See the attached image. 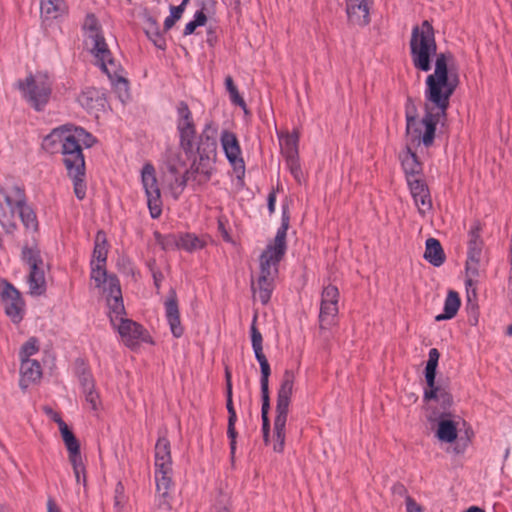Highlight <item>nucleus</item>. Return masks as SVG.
I'll list each match as a JSON object with an SVG mask.
<instances>
[{
	"label": "nucleus",
	"instance_id": "obj_1",
	"mask_svg": "<svg viewBox=\"0 0 512 512\" xmlns=\"http://www.w3.org/2000/svg\"><path fill=\"white\" fill-rule=\"evenodd\" d=\"M425 89V114L413 122V130L406 136L412 144L430 147L435 138L436 125L446 117L450 98L459 85V75L449 68L448 56L441 54L435 60L434 72L427 76Z\"/></svg>",
	"mask_w": 512,
	"mask_h": 512
},
{
	"label": "nucleus",
	"instance_id": "obj_2",
	"mask_svg": "<svg viewBox=\"0 0 512 512\" xmlns=\"http://www.w3.org/2000/svg\"><path fill=\"white\" fill-rule=\"evenodd\" d=\"M94 142V137L83 128L71 129L66 125L55 128L42 142V147L50 153H54L60 146L63 163L72 178L74 193L79 200L86 195L85 160L81 146L91 147Z\"/></svg>",
	"mask_w": 512,
	"mask_h": 512
},
{
	"label": "nucleus",
	"instance_id": "obj_3",
	"mask_svg": "<svg viewBox=\"0 0 512 512\" xmlns=\"http://www.w3.org/2000/svg\"><path fill=\"white\" fill-rule=\"evenodd\" d=\"M289 214L283 207L282 223L278 228L274 241L268 244L260 256V275L257 284L252 281L251 288L254 297H258L262 304H267L274 289V280L278 274V264L285 255L286 235L289 228Z\"/></svg>",
	"mask_w": 512,
	"mask_h": 512
},
{
	"label": "nucleus",
	"instance_id": "obj_4",
	"mask_svg": "<svg viewBox=\"0 0 512 512\" xmlns=\"http://www.w3.org/2000/svg\"><path fill=\"white\" fill-rule=\"evenodd\" d=\"M84 43L90 52L94 55L97 64L109 79L114 82L121 94V100L128 97V82L120 74V65L112 58L111 51L102 34L99 21L93 14H87L83 22Z\"/></svg>",
	"mask_w": 512,
	"mask_h": 512
},
{
	"label": "nucleus",
	"instance_id": "obj_5",
	"mask_svg": "<svg viewBox=\"0 0 512 512\" xmlns=\"http://www.w3.org/2000/svg\"><path fill=\"white\" fill-rule=\"evenodd\" d=\"M410 50L414 67L423 72L430 71L432 67V57L436 56L437 58L439 54L436 53L437 45L435 41L434 30L428 21H424L420 26H415L413 28L410 39ZM441 54L442 53H440V55ZM443 54L448 56L449 68H452L453 71L458 74L457 69L453 63L452 55L449 53Z\"/></svg>",
	"mask_w": 512,
	"mask_h": 512
},
{
	"label": "nucleus",
	"instance_id": "obj_6",
	"mask_svg": "<svg viewBox=\"0 0 512 512\" xmlns=\"http://www.w3.org/2000/svg\"><path fill=\"white\" fill-rule=\"evenodd\" d=\"M198 160L195 159L191 168L185 170L180 185L185 186L187 181L195 179L199 175V181H206L210 178L212 164L217 154V127L207 123L199 137L197 145Z\"/></svg>",
	"mask_w": 512,
	"mask_h": 512
},
{
	"label": "nucleus",
	"instance_id": "obj_7",
	"mask_svg": "<svg viewBox=\"0 0 512 512\" xmlns=\"http://www.w3.org/2000/svg\"><path fill=\"white\" fill-rule=\"evenodd\" d=\"M5 205L0 203V223L3 227H15L16 218H20L28 229H36L37 221L33 210L26 204L21 187L10 186L0 189Z\"/></svg>",
	"mask_w": 512,
	"mask_h": 512
},
{
	"label": "nucleus",
	"instance_id": "obj_8",
	"mask_svg": "<svg viewBox=\"0 0 512 512\" xmlns=\"http://www.w3.org/2000/svg\"><path fill=\"white\" fill-rule=\"evenodd\" d=\"M172 457L170 442L166 437H159L155 445V481L159 507L168 510L169 492L172 488Z\"/></svg>",
	"mask_w": 512,
	"mask_h": 512
},
{
	"label": "nucleus",
	"instance_id": "obj_9",
	"mask_svg": "<svg viewBox=\"0 0 512 512\" xmlns=\"http://www.w3.org/2000/svg\"><path fill=\"white\" fill-rule=\"evenodd\" d=\"M295 376L290 370H286L278 390L276 417L274 420V444L273 450L282 453L285 446L286 422L293 393Z\"/></svg>",
	"mask_w": 512,
	"mask_h": 512
},
{
	"label": "nucleus",
	"instance_id": "obj_10",
	"mask_svg": "<svg viewBox=\"0 0 512 512\" xmlns=\"http://www.w3.org/2000/svg\"><path fill=\"white\" fill-rule=\"evenodd\" d=\"M91 279L95 282L96 287H103L110 321L115 323L117 317L125 314L119 280L115 275H108L105 265H99L98 263H91Z\"/></svg>",
	"mask_w": 512,
	"mask_h": 512
},
{
	"label": "nucleus",
	"instance_id": "obj_11",
	"mask_svg": "<svg viewBox=\"0 0 512 512\" xmlns=\"http://www.w3.org/2000/svg\"><path fill=\"white\" fill-rule=\"evenodd\" d=\"M52 79L45 71L30 74L24 81L18 82L23 98L37 111H41L49 102L52 93Z\"/></svg>",
	"mask_w": 512,
	"mask_h": 512
},
{
	"label": "nucleus",
	"instance_id": "obj_12",
	"mask_svg": "<svg viewBox=\"0 0 512 512\" xmlns=\"http://www.w3.org/2000/svg\"><path fill=\"white\" fill-rule=\"evenodd\" d=\"M480 228L475 225L469 232L468 251L466 260V288L468 300L476 297V284L480 275L483 241L480 238Z\"/></svg>",
	"mask_w": 512,
	"mask_h": 512
},
{
	"label": "nucleus",
	"instance_id": "obj_13",
	"mask_svg": "<svg viewBox=\"0 0 512 512\" xmlns=\"http://www.w3.org/2000/svg\"><path fill=\"white\" fill-rule=\"evenodd\" d=\"M22 260L29 268L27 283L29 293L33 296H40L46 291L45 270L46 265L37 247L25 246L22 250Z\"/></svg>",
	"mask_w": 512,
	"mask_h": 512
},
{
	"label": "nucleus",
	"instance_id": "obj_14",
	"mask_svg": "<svg viewBox=\"0 0 512 512\" xmlns=\"http://www.w3.org/2000/svg\"><path fill=\"white\" fill-rule=\"evenodd\" d=\"M339 291L334 285L324 287L321 294V305L319 313L320 329H329L337 323Z\"/></svg>",
	"mask_w": 512,
	"mask_h": 512
},
{
	"label": "nucleus",
	"instance_id": "obj_15",
	"mask_svg": "<svg viewBox=\"0 0 512 512\" xmlns=\"http://www.w3.org/2000/svg\"><path fill=\"white\" fill-rule=\"evenodd\" d=\"M142 185L147 197V205L152 218H158L162 212L160 189L157 183L153 165L147 163L141 171Z\"/></svg>",
	"mask_w": 512,
	"mask_h": 512
},
{
	"label": "nucleus",
	"instance_id": "obj_16",
	"mask_svg": "<svg viewBox=\"0 0 512 512\" xmlns=\"http://www.w3.org/2000/svg\"><path fill=\"white\" fill-rule=\"evenodd\" d=\"M124 314H121L115 319V323H112L121 336L123 343L129 348H135L140 342H148V335L145 333L143 327L130 320L123 318Z\"/></svg>",
	"mask_w": 512,
	"mask_h": 512
},
{
	"label": "nucleus",
	"instance_id": "obj_17",
	"mask_svg": "<svg viewBox=\"0 0 512 512\" xmlns=\"http://www.w3.org/2000/svg\"><path fill=\"white\" fill-rule=\"evenodd\" d=\"M424 400L427 402L434 401L439 404L440 409L435 410L436 412H450L449 409L453 404V396L449 380L439 379L434 381L432 386H427L424 391Z\"/></svg>",
	"mask_w": 512,
	"mask_h": 512
},
{
	"label": "nucleus",
	"instance_id": "obj_18",
	"mask_svg": "<svg viewBox=\"0 0 512 512\" xmlns=\"http://www.w3.org/2000/svg\"><path fill=\"white\" fill-rule=\"evenodd\" d=\"M450 412H432L428 417L430 421H437L436 436L441 442L452 443L457 439L459 421Z\"/></svg>",
	"mask_w": 512,
	"mask_h": 512
},
{
	"label": "nucleus",
	"instance_id": "obj_19",
	"mask_svg": "<svg viewBox=\"0 0 512 512\" xmlns=\"http://www.w3.org/2000/svg\"><path fill=\"white\" fill-rule=\"evenodd\" d=\"M220 141L229 163L237 173L243 175L245 164L241 157V148L236 135L228 130H224L221 133Z\"/></svg>",
	"mask_w": 512,
	"mask_h": 512
},
{
	"label": "nucleus",
	"instance_id": "obj_20",
	"mask_svg": "<svg viewBox=\"0 0 512 512\" xmlns=\"http://www.w3.org/2000/svg\"><path fill=\"white\" fill-rule=\"evenodd\" d=\"M1 300L6 314L12 319V321L15 323L20 322L23 317L24 303L19 291L6 282L1 292Z\"/></svg>",
	"mask_w": 512,
	"mask_h": 512
},
{
	"label": "nucleus",
	"instance_id": "obj_21",
	"mask_svg": "<svg viewBox=\"0 0 512 512\" xmlns=\"http://www.w3.org/2000/svg\"><path fill=\"white\" fill-rule=\"evenodd\" d=\"M370 0H346L348 20L353 25L365 26L370 22Z\"/></svg>",
	"mask_w": 512,
	"mask_h": 512
},
{
	"label": "nucleus",
	"instance_id": "obj_22",
	"mask_svg": "<svg viewBox=\"0 0 512 512\" xmlns=\"http://www.w3.org/2000/svg\"><path fill=\"white\" fill-rule=\"evenodd\" d=\"M164 305L171 332L174 337L179 338L183 334V327L180 322L177 294L174 289H170Z\"/></svg>",
	"mask_w": 512,
	"mask_h": 512
},
{
	"label": "nucleus",
	"instance_id": "obj_23",
	"mask_svg": "<svg viewBox=\"0 0 512 512\" xmlns=\"http://www.w3.org/2000/svg\"><path fill=\"white\" fill-rule=\"evenodd\" d=\"M20 373V385L23 389L27 388L30 383L39 380L42 376L41 366L36 360L21 361Z\"/></svg>",
	"mask_w": 512,
	"mask_h": 512
},
{
	"label": "nucleus",
	"instance_id": "obj_24",
	"mask_svg": "<svg viewBox=\"0 0 512 512\" xmlns=\"http://www.w3.org/2000/svg\"><path fill=\"white\" fill-rule=\"evenodd\" d=\"M226 397H227L226 408H227V411H228V414H229L227 435H228V437L230 439L231 454L234 455L235 449H236V437H237V431L235 429V423H236V420H237V415H236V411H235L234 406H233L232 386L231 385H229V389H227V391H226Z\"/></svg>",
	"mask_w": 512,
	"mask_h": 512
},
{
	"label": "nucleus",
	"instance_id": "obj_25",
	"mask_svg": "<svg viewBox=\"0 0 512 512\" xmlns=\"http://www.w3.org/2000/svg\"><path fill=\"white\" fill-rule=\"evenodd\" d=\"M424 258L432 265L439 267L445 261V254L440 242L435 238L426 240Z\"/></svg>",
	"mask_w": 512,
	"mask_h": 512
},
{
	"label": "nucleus",
	"instance_id": "obj_26",
	"mask_svg": "<svg viewBox=\"0 0 512 512\" xmlns=\"http://www.w3.org/2000/svg\"><path fill=\"white\" fill-rule=\"evenodd\" d=\"M279 141L282 153L286 159L298 157L299 135L297 132L281 134Z\"/></svg>",
	"mask_w": 512,
	"mask_h": 512
},
{
	"label": "nucleus",
	"instance_id": "obj_27",
	"mask_svg": "<svg viewBox=\"0 0 512 512\" xmlns=\"http://www.w3.org/2000/svg\"><path fill=\"white\" fill-rule=\"evenodd\" d=\"M59 430L63 439V442L68 451L69 458L80 456V444L73 432L69 429L68 425L60 423Z\"/></svg>",
	"mask_w": 512,
	"mask_h": 512
},
{
	"label": "nucleus",
	"instance_id": "obj_28",
	"mask_svg": "<svg viewBox=\"0 0 512 512\" xmlns=\"http://www.w3.org/2000/svg\"><path fill=\"white\" fill-rule=\"evenodd\" d=\"M460 298L457 292L449 291L444 303V313L435 317L436 321H442L453 318L460 307Z\"/></svg>",
	"mask_w": 512,
	"mask_h": 512
},
{
	"label": "nucleus",
	"instance_id": "obj_29",
	"mask_svg": "<svg viewBox=\"0 0 512 512\" xmlns=\"http://www.w3.org/2000/svg\"><path fill=\"white\" fill-rule=\"evenodd\" d=\"M107 239L103 231H98L95 237V245L93 250V259L91 263L105 265L107 260Z\"/></svg>",
	"mask_w": 512,
	"mask_h": 512
},
{
	"label": "nucleus",
	"instance_id": "obj_30",
	"mask_svg": "<svg viewBox=\"0 0 512 512\" xmlns=\"http://www.w3.org/2000/svg\"><path fill=\"white\" fill-rule=\"evenodd\" d=\"M77 100L83 108L91 110L97 105H101L103 99L99 90L95 88H87L81 92Z\"/></svg>",
	"mask_w": 512,
	"mask_h": 512
},
{
	"label": "nucleus",
	"instance_id": "obj_31",
	"mask_svg": "<svg viewBox=\"0 0 512 512\" xmlns=\"http://www.w3.org/2000/svg\"><path fill=\"white\" fill-rule=\"evenodd\" d=\"M402 167L407 178H417V175L421 172V164L418 161L416 154L411 152L409 147L407 148V152L402 156Z\"/></svg>",
	"mask_w": 512,
	"mask_h": 512
},
{
	"label": "nucleus",
	"instance_id": "obj_32",
	"mask_svg": "<svg viewBox=\"0 0 512 512\" xmlns=\"http://www.w3.org/2000/svg\"><path fill=\"white\" fill-rule=\"evenodd\" d=\"M41 14L47 19H55L64 11L63 0H41Z\"/></svg>",
	"mask_w": 512,
	"mask_h": 512
},
{
	"label": "nucleus",
	"instance_id": "obj_33",
	"mask_svg": "<svg viewBox=\"0 0 512 512\" xmlns=\"http://www.w3.org/2000/svg\"><path fill=\"white\" fill-rule=\"evenodd\" d=\"M440 353L436 348H432L429 350V358L425 368V379L427 386H432L434 381H436V370L438 366Z\"/></svg>",
	"mask_w": 512,
	"mask_h": 512
},
{
	"label": "nucleus",
	"instance_id": "obj_34",
	"mask_svg": "<svg viewBox=\"0 0 512 512\" xmlns=\"http://www.w3.org/2000/svg\"><path fill=\"white\" fill-rule=\"evenodd\" d=\"M204 242L194 234H182L178 237V242L176 243L177 248L184 249L188 252H194L203 248Z\"/></svg>",
	"mask_w": 512,
	"mask_h": 512
},
{
	"label": "nucleus",
	"instance_id": "obj_35",
	"mask_svg": "<svg viewBox=\"0 0 512 512\" xmlns=\"http://www.w3.org/2000/svg\"><path fill=\"white\" fill-rule=\"evenodd\" d=\"M145 32L147 36L153 41L156 47L165 49L166 41L162 36L158 23L155 19L149 18L147 20Z\"/></svg>",
	"mask_w": 512,
	"mask_h": 512
},
{
	"label": "nucleus",
	"instance_id": "obj_36",
	"mask_svg": "<svg viewBox=\"0 0 512 512\" xmlns=\"http://www.w3.org/2000/svg\"><path fill=\"white\" fill-rule=\"evenodd\" d=\"M177 113H178V119H177V129L183 130L188 129L189 127H195L193 119H192V113L188 107V105L181 101L177 105Z\"/></svg>",
	"mask_w": 512,
	"mask_h": 512
},
{
	"label": "nucleus",
	"instance_id": "obj_37",
	"mask_svg": "<svg viewBox=\"0 0 512 512\" xmlns=\"http://www.w3.org/2000/svg\"><path fill=\"white\" fill-rule=\"evenodd\" d=\"M207 9V4L203 2L201 4V9L196 11L194 15V20L188 22L185 26L183 34L185 36L194 33L197 27L205 25L207 21V16L205 14V10Z\"/></svg>",
	"mask_w": 512,
	"mask_h": 512
},
{
	"label": "nucleus",
	"instance_id": "obj_38",
	"mask_svg": "<svg viewBox=\"0 0 512 512\" xmlns=\"http://www.w3.org/2000/svg\"><path fill=\"white\" fill-rule=\"evenodd\" d=\"M190 0H182L178 6L170 7V15L164 21V31L170 30L177 20H179Z\"/></svg>",
	"mask_w": 512,
	"mask_h": 512
},
{
	"label": "nucleus",
	"instance_id": "obj_39",
	"mask_svg": "<svg viewBox=\"0 0 512 512\" xmlns=\"http://www.w3.org/2000/svg\"><path fill=\"white\" fill-rule=\"evenodd\" d=\"M180 135L181 147L186 153H191L194 149V138L196 134L195 127H189L188 129L178 130Z\"/></svg>",
	"mask_w": 512,
	"mask_h": 512
},
{
	"label": "nucleus",
	"instance_id": "obj_40",
	"mask_svg": "<svg viewBox=\"0 0 512 512\" xmlns=\"http://www.w3.org/2000/svg\"><path fill=\"white\" fill-rule=\"evenodd\" d=\"M39 351V343L37 338H29L21 347L19 357L21 361L31 360L30 357Z\"/></svg>",
	"mask_w": 512,
	"mask_h": 512
},
{
	"label": "nucleus",
	"instance_id": "obj_41",
	"mask_svg": "<svg viewBox=\"0 0 512 512\" xmlns=\"http://www.w3.org/2000/svg\"><path fill=\"white\" fill-rule=\"evenodd\" d=\"M69 461L73 468L76 483L86 487V474L81 455L69 458Z\"/></svg>",
	"mask_w": 512,
	"mask_h": 512
},
{
	"label": "nucleus",
	"instance_id": "obj_42",
	"mask_svg": "<svg viewBox=\"0 0 512 512\" xmlns=\"http://www.w3.org/2000/svg\"><path fill=\"white\" fill-rule=\"evenodd\" d=\"M415 205L418 208L419 213L422 216H425L432 209V200L430 196L429 190L423 192L422 194H416V197L413 198Z\"/></svg>",
	"mask_w": 512,
	"mask_h": 512
},
{
	"label": "nucleus",
	"instance_id": "obj_43",
	"mask_svg": "<svg viewBox=\"0 0 512 512\" xmlns=\"http://www.w3.org/2000/svg\"><path fill=\"white\" fill-rule=\"evenodd\" d=\"M255 357L257 361L259 362L260 369H261V379L260 384L266 383L269 384V376L271 373L270 365L268 363V360L263 353V349L260 350H254Z\"/></svg>",
	"mask_w": 512,
	"mask_h": 512
},
{
	"label": "nucleus",
	"instance_id": "obj_44",
	"mask_svg": "<svg viewBox=\"0 0 512 512\" xmlns=\"http://www.w3.org/2000/svg\"><path fill=\"white\" fill-rule=\"evenodd\" d=\"M405 118L408 130H413L412 125L416 120H420L418 117V109L411 97H408L405 104Z\"/></svg>",
	"mask_w": 512,
	"mask_h": 512
},
{
	"label": "nucleus",
	"instance_id": "obj_45",
	"mask_svg": "<svg viewBox=\"0 0 512 512\" xmlns=\"http://www.w3.org/2000/svg\"><path fill=\"white\" fill-rule=\"evenodd\" d=\"M127 501L125 495V488L121 482H118L114 490V510L115 512H122Z\"/></svg>",
	"mask_w": 512,
	"mask_h": 512
},
{
	"label": "nucleus",
	"instance_id": "obj_46",
	"mask_svg": "<svg viewBox=\"0 0 512 512\" xmlns=\"http://www.w3.org/2000/svg\"><path fill=\"white\" fill-rule=\"evenodd\" d=\"M286 162H287V166L290 170V173L292 174L294 179L298 183H301L303 181V173H302V170H301V167L299 164L298 157L287 158Z\"/></svg>",
	"mask_w": 512,
	"mask_h": 512
},
{
	"label": "nucleus",
	"instance_id": "obj_47",
	"mask_svg": "<svg viewBox=\"0 0 512 512\" xmlns=\"http://www.w3.org/2000/svg\"><path fill=\"white\" fill-rule=\"evenodd\" d=\"M408 185L410 187V191L412 194V197H416V194H422L423 192L428 190V187L426 184L420 179V178H412L408 177Z\"/></svg>",
	"mask_w": 512,
	"mask_h": 512
},
{
	"label": "nucleus",
	"instance_id": "obj_48",
	"mask_svg": "<svg viewBox=\"0 0 512 512\" xmlns=\"http://www.w3.org/2000/svg\"><path fill=\"white\" fill-rule=\"evenodd\" d=\"M261 394H262V408H261V417H268V412L270 408V399H269V384L263 383L261 384Z\"/></svg>",
	"mask_w": 512,
	"mask_h": 512
},
{
	"label": "nucleus",
	"instance_id": "obj_49",
	"mask_svg": "<svg viewBox=\"0 0 512 512\" xmlns=\"http://www.w3.org/2000/svg\"><path fill=\"white\" fill-rule=\"evenodd\" d=\"M255 323H256V316L254 317L252 325H251V342H252L253 351L263 349L262 335H261L260 331L257 329Z\"/></svg>",
	"mask_w": 512,
	"mask_h": 512
},
{
	"label": "nucleus",
	"instance_id": "obj_50",
	"mask_svg": "<svg viewBox=\"0 0 512 512\" xmlns=\"http://www.w3.org/2000/svg\"><path fill=\"white\" fill-rule=\"evenodd\" d=\"M185 163L184 161L180 160V157L178 155H175L174 157H171L168 161V169L173 174H179L184 170Z\"/></svg>",
	"mask_w": 512,
	"mask_h": 512
},
{
	"label": "nucleus",
	"instance_id": "obj_51",
	"mask_svg": "<svg viewBox=\"0 0 512 512\" xmlns=\"http://www.w3.org/2000/svg\"><path fill=\"white\" fill-rule=\"evenodd\" d=\"M230 498L228 495H220L216 502V512H230Z\"/></svg>",
	"mask_w": 512,
	"mask_h": 512
},
{
	"label": "nucleus",
	"instance_id": "obj_52",
	"mask_svg": "<svg viewBox=\"0 0 512 512\" xmlns=\"http://www.w3.org/2000/svg\"><path fill=\"white\" fill-rule=\"evenodd\" d=\"M86 402L90 405L91 409L96 410L98 406V394L94 389L84 392Z\"/></svg>",
	"mask_w": 512,
	"mask_h": 512
},
{
	"label": "nucleus",
	"instance_id": "obj_53",
	"mask_svg": "<svg viewBox=\"0 0 512 512\" xmlns=\"http://www.w3.org/2000/svg\"><path fill=\"white\" fill-rule=\"evenodd\" d=\"M177 242H178V238L174 235H169V236L159 240V244L163 247V249H170L173 246L176 247Z\"/></svg>",
	"mask_w": 512,
	"mask_h": 512
},
{
	"label": "nucleus",
	"instance_id": "obj_54",
	"mask_svg": "<svg viewBox=\"0 0 512 512\" xmlns=\"http://www.w3.org/2000/svg\"><path fill=\"white\" fill-rule=\"evenodd\" d=\"M43 410L48 417H50L54 422L58 424V427L60 426V423H64L61 416L57 412H55L51 407L44 406Z\"/></svg>",
	"mask_w": 512,
	"mask_h": 512
},
{
	"label": "nucleus",
	"instance_id": "obj_55",
	"mask_svg": "<svg viewBox=\"0 0 512 512\" xmlns=\"http://www.w3.org/2000/svg\"><path fill=\"white\" fill-rule=\"evenodd\" d=\"M80 382L83 388V392L94 389V384L91 377L88 374H83L80 377Z\"/></svg>",
	"mask_w": 512,
	"mask_h": 512
},
{
	"label": "nucleus",
	"instance_id": "obj_56",
	"mask_svg": "<svg viewBox=\"0 0 512 512\" xmlns=\"http://www.w3.org/2000/svg\"><path fill=\"white\" fill-rule=\"evenodd\" d=\"M225 85H226V89L229 92L230 96L234 95V94L236 95L238 90H237L236 86L234 85V82H233V79L231 76H227L225 78Z\"/></svg>",
	"mask_w": 512,
	"mask_h": 512
},
{
	"label": "nucleus",
	"instance_id": "obj_57",
	"mask_svg": "<svg viewBox=\"0 0 512 512\" xmlns=\"http://www.w3.org/2000/svg\"><path fill=\"white\" fill-rule=\"evenodd\" d=\"M262 422H263V424H262L263 437H264V441L267 443L269 440V432H270L269 418L268 417L262 418Z\"/></svg>",
	"mask_w": 512,
	"mask_h": 512
},
{
	"label": "nucleus",
	"instance_id": "obj_58",
	"mask_svg": "<svg viewBox=\"0 0 512 512\" xmlns=\"http://www.w3.org/2000/svg\"><path fill=\"white\" fill-rule=\"evenodd\" d=\"M406 505H407V511L408 512H422L420 507L416 504L414 500H412L410 497H407L406 499Z\"/></svg>",
	"mask_w": 512,
	"mask_h": 512
},
{
	"label": "nucleus",
	"instance_id": "obj_59",
	"mask_svg": "<svg viewBox=\"0 0 512 512\" xmlns=\"http://www.w3.org/2000/svg\"><path fill=\"white\" fill-rule=\"evenodd\" d=\"M275 203H276V196H275V193L272 192L268 196V210L270 213H273L275 211Z\"/></svg>",
	"mask_w": 512,
	"mask_h": 512
},
{
	"label": "nucleus",
	"instance_id": "obj_60",
	"mask_svg": "<svg viewBox=\"0 0 512 512\" xmlns=\"http://www.w3.org/2000/svg\"><path fill=\"white\" fill-rule=\"evenodd\" d=\"M231 100L232 102H234L235 104L237 105H240L242 107H245V102L244 100L242 99V97H240L239 93L237 92L236 95H231Z\"/></svg>",
	"mask_w": 512,
	"mask_h": 512
},
{
	"label": "nucleus",
	"instance_id": "obj_61",
	"mask_svg": "<svg viewBox=\"0 0 512 512\" xmlns=\"http://www.w3.org/2000/svg\"><path fill=\"white\" fill-rule=\"evenodd\" d=\"M47 512H60L52 499H49L47 502Z\"/></svg>",
	"mask_w": 512,
	"mask_h": 512
},
{
	"label": "nucleus",
	"instance_id": "obj_62",
	"mask_svg": "<svg viewBox=\"0 0 512 512\" xmlns=\"http://www.w3.org/2000/svg\"><path fill=\"white\" fill-rule=\"evenodd\" d=\"M225 377H226V390L229 389V385L232 386V383H231V373L228 369H226V372H225Z\"/></svg>",
	"mask_w": 512,
	"mask_h": 512
},
{
	"label": "nucleus",
	"instance_id": "obj_63",
	"mask_svg": "<svg viewBox=\"0 0 512 512\" xmlns=\"http://www.w3.org/2000/svg\"><path fill=\"white\" fill-rule=\"evenodd\" d=\"M508 289L510 292H512V263H510V271H509V277H508Z\"/></svg>",
	"mask_w": 512,
	"mask_h": 512
},
{
	"label": "nucleus",
	"instance_id": "obj_64",
	"mask_svg": "<svg viewBox=\"0 0 512 512\" xmlns=\"http://www.w3.org/2000/svg\"><path fill=\"white\" fill-rule=\"evenodd\" d=\"M464 512H485V510L477 506H471Z\"/></svg>",
	"mask_w": 512,
	"mask_h": 512
}]
</instances>
